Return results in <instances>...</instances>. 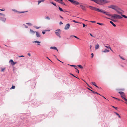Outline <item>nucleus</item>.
<instances>
[{
	"label": "nucleus",
	"instance_id": "1",
	"mask_svg": "<svg viewBox=\"0 0 127 127\" xmlns=\"http://www.w3.org/2000/svg\"><path fill=\"white\" fill-rule=\"evenodd\" d=\"M89 7H90L91 8L90 9L92 10L102 13L107 16H110L111 18L112 19L114 18V19H118L122 18V17L118 15L114 14L112 15L111 14L108 13L107 12H106V11H104L103 9H100L99 8L91 6H90Z\"/></svg>",
	"mask_w": 127,
	"mask_h": 127
},
{
	"label": "nucleus",
	"instance_id": "2",
	"mask_svg": "<svg viewBox=\"0 0 127 127\" xmlns=\"http://www.w3.org/2000/svg\"><path fill=\"white\" fill-rule=\"evenodd\" d=\"M108 7L109 8H112L115 10L119 14H121L122 13L119 11L118 10L121 11H123L118 6L116 5H115L112 4L108 6Z\"/></svg>",
	"mask_w": 127,
	"mask_h": 127
},
{
	"label": "nucleus",
	"instance_id": "3",
	"mask_svg": "<svg viewBox=\"0 0 127 127\" xmlns=\"http://www.w3.org/2000/svg\"><path fill=\"white\" fill-rule=\"evenodd\" d=\"M100 5H103L109 2V1L106 0H94V1Z\"/></svg>",
	"mask_w": 127,
	"mask_h": 127
},
{
	"label": "nucleus",
	"instance_id": "4",
	"mask_svg": "<svg viewBox=\"0 0 127 127\" xmlns=\"http://www.w3.org/2000/svg\"><path fill=\"white\" fill-rule=\"evenodd\" d=\"M70 26V25L69 24H67L65 26L64 28V29L65 30H67L69 28Z\"/></svg>",
	"mask_w": 127,
	"mask_h": 127
},
{
	"label": "nucleus",
	"instance_id": "5",
	"mask_svg": "<svg viewBox=\"0 0 127 127\" xmlns=\"http://www.w3.org/2000/svg\"><path fill=\"white\" fill-rule=\"evenodd\" d=\"M6 19V18L4 17H0V20L1 21L4 22H5Z\"/></svg>",
	"mask_w": 127,
	"mask_h": 127
},
{
	"label": "nucleus",
	"instance_id": "6",
	"mask_svg": "<svg viewBox=\"0 0 127 127\" xmlns=\"http://www.w3.org/2000/svg\"><path fill=\"white\" fill-rule=\"evenodd\" d=\"M9 62L11 64L13 65H14L16 63V62H14L12 60H10L9 61Z\"/></svg>",
	"mask_w": 127,
	"mask_h": 127
},
{
	"label": "nucleus",
	"instance_id": "7",
	"mask_svg": "<svg viewBox=\"0 0 127 127\" xmlns=\"http://www.w3.org/2000/svg\"><path fill=\"white\" fill-rule=\"evenodd\" d=\"M80 7L82 10L84 11L86 10V8L85 6H83L82 5H80Z\"/></svg>",
	"mask_w": 127,
	"mask_h": 127
},
{
	"label": "nucleus",
	"instance_id": "8",
	"mask_svg": "<svg viewBox=\"0 0 127 127\" xmlns=\"http://www.w3.org/2000/svg\"><path fill=\"white\" fill-rule=\"evenodd\" d=\"M118 93L121 95V96H125V93L123 92H118Z\"/></svg>",
	"mask_w": 127,
	"mask_h": 127
},
{
	"label": "nucleus",
	"instance_id": "9",
	"mask_svg": "<svg viewBox=\"0 0 127 127\" xmlns=\"http://www.w3.org/2000/svg\"><path fill=\"white\" fill-rule=\"evenodd\" d=\"M36 32V31H34L31 29H30V33L33 34H34Z\"/></svg>",
	"mask_w": 127,
	"mask_h": 127
},
{
	"label": "nucleus",
	"instance_id": "10",
	"mask_svg": "<svg viewBox=\"0 0 127 127\" xmlns=\"http://www.w3.org/2000/svg\"><path fill=\"white\" fill-rule=\"evenodd\" d=\"M55 33L56 34L57 36H58L59 38H61V35H60V34L59 33V32H55Z\"/></svg>",
	"mask_w": 127,
	"mask_h": 127
},
{
	"label": "nucleus",
	"instance_id": "11",
	"mask_svg": "<svg viewBox=\"0 0 127 127\" xmlns=\"http://www.w3.org/2000/svg\"><path fill=\"white\" fill-rule=\"evenodd\" d=\"M50 49H53L56 50L57 51H58V50L57 47H51L50 48Z\"/></svg>",
	"mask_w": 127,
	"mask_h": 127
},
{
	"label": "nucleus",
	"instance_id": "12",
	"mask_svg": "<svg viewBox=\"0 0 127 127\" xmlns=\"http://www.w3.org/2000/svg\"><path fill=\"white\" fill-rule=\"evenodd\" d=\"M35 33H36V36L37 37H39L40 36V34L37 32H36Z\"/></svg>",
	"mask_w": 127,
	"mask_h": 127
},
{
	"label": "nucleus",
	"instance_id": "13",
	"mask_svg": "<svg viewBox=\"0 0 127 127\" xmlns=\"http://www.w3.org/2000/svg\"><path fill=\"white\" fill-rule=\"evenodd\" d=\"M99 47V46L98 44L96 45L95 47V49H98Z\"/></svg>",
	"mask_w": 127,
	"mask_h": 127
},
{
	"label": "nucleus",
	"instance_id": "14",
	"mask_svg": "<svg viewBox=\"0 0 127 127\" xmlns=\"http://www.w3.org/2000/svg\"><path fill=\"white\" fill-rule=\"evenodd\" d=\"M92 84L94 85V86H95L97 88H99V87H98V86H97L95 84V82H92Z\"/></svg>",
	"mask_w": 127,
	"mask_h": 127
},
{
	"label": "nucleus",
	"instance_id": "15",
	"mask_svg": "<svg viewBox=\"0 0 127 127\" xmlns=\"http://www.w3.org/2000/svg\"><path fill=\"white\" fill-rule=\"evenodd\" d=\"M91 92L93 94H97L98 95H99L101 96H102L100 94H99V93H97L96 92H94V91H91Z\"/></svg>",
	"mask_w": 127,
	"mask_h": 127
},
{
	"label": "nucleus",
	"instance_id": "16",
	"mask_svg": "<svg viewBox=\"0 0 127 127\" xmlns=\"http://www.w3.org/2000/svg\"><path fill=\"white\" fill-rule=\"evenodd\" d=\"M110 23H111L112 24V25L114 27H115L116 26V25L115 24H114V23L112 21H110Z\"/></svg>",
	"mask_w": 127,
	"mask_h": 127
},
{
	"label": "nucleus",
	"instance_id": "17",
	"mask_svg": "<svg viewBox=\"0 0 127 127\" xmlns=\"http://www.w3.org/2000/svg\"><path fill=\"white\" fill-rule=\"evenodd\" d=\"M102 51V52H103L104 53H106V52H109V51L108 50H107V49H105L104 51Z\"/></svg>",
	"mask_w": 127,
	"mask_h": 127
},
{
	"label": "nucleus",
	"instance_id": "18",
	"mask_svg": "<svg viewBox=\"0 0 127 127\" xmlns=\"http://www.w3.org/2000/svg\"><path fill=\"white\" fill-rule=\"evenodd\" d=\"M106 18L107 19H110L112 21H113V22H116V20H114V19H111L110 18H107V17H106Z\"/></svg>",
	"mask_w": 127,
	"mask_h": 127
},
{
	"label": "nucleus",
	"instance_id": "19",
	"mask_svg": "<svg viewBox=\"0 0 127 127\" xmlns=\"http://www.w3.org/2000/svg\"><path fill=\"white\" fill-rule=\"evenodd\" d=\"M33 43H41L40 41H33L32 42Z\"/></svg>",
	"mask_w": 127,
	"mask_h": 127
},
{
	"label": "nucleus",
	"instance_id": "20",
	"mask_svg": "<svg viewBox=\"0 0 127 127\" xmlns=\"http://www.w3.org/2000/svg\"><path fill=\"white\" fill-rule=\"evenodd\" d=\"M123 17L126 18H127V16L123 14H121V15Z\"/></svg>",
	"mask_w": 127,
	"mask_h": 127
},
{
	"label": "nucleus",
	"instance_id": "21",
	"mask_svg": "<svg viewBox=\"0 0 127 127\" xmlns=\"http://www.w3.org/2000/svg\"><path fill=\"white\" fill-rule=\"evenodd\" d=\"M77 66L81 69H82L83 68V66L81 65H77Z\"/></svg>",
	"mask_w": 127,
	"mask_h": 127
},
{
	"label": "nucleus",
	"instance_id": "22",
	"mask_svg": "<svg viewBox=\"0 0 127 127\" xmlns=\"http://www.w3.org/2000/svg\"><path fill=\"white\" fill-rule=\"evenodd\" d=\"M59 9L61 11L63 12H64V11L61 8L59 7Z\"/></svg>",
	"mask_w": 127,
	"mask_h": 127
},
{
	"label": "nucleus",
	"instance_id": "23",
	"mask_svg": "<svg viewBox=\"0 0 127 127\" xmlns=\"http://www.w3.org/2000/svg\"><path fill=\"white\" fill-rule=\"evenodd\" d=\"M33 27L37 29H39L41 28V27H37L36 26H33Z\"/></svg>",
	"mask_w": 127,
	"mask_h": 127
},
{
	"label": "nucleus",
	"instance_id": "24",
	"mask_svg": "<svg viewBox=\"0 0 127 127\" xmlns=\"http://www.w3.org/2000/svg\"><path fill=\"white\" fill-rule=\"evenodd\" d=\"M97 24L98 25H99L101 26H102L104 25V24L102 23H99L98 22L97 23Z\"/></svg>",
	"mask_w": 127,
	"mask_h": 127
},
{
	"label": "nucleus",
	"instance_id": "25",
	"mask_svg": "<svg viewBox=\"0 0 127 127\" xmlns=\"http://www.w3.org/2000/svg\"><path fill=\"white\" fill-rule=\"evenodd\" d=\"M115 113L117 115V116H118L119 117V118H121L120 116L119 115V114L118 113H117L116 112H115Z\"/></svg>",
	"mask_w": 127,
	"mask_h": 127
},
{
	"label": "nucleus",
	"instance_id": "26",
	"mask_svg": "<svg viewBox=\"0 0 127 127\" xmlns=\"http://www.w3.org/2000/svg\"><path fill=\"white\" fill-rule=\"evenodd\" d=\"M56 32H61V30L59 29H58L57 30H56Z\"/></svg>",
	"mask_w": 127,
	"mask_h": 127
},
{
	"label": "nucleus",
	"instance_id": "27",
	"mask_svg": "<svg viewBox=\"0 0 127 127\" xmlns=\"http://www.w3.org/2000/svg\"><path fill=\"white\" fill-rule=\"evenodd\" d=\"M28 11H21V12L19 11V12H18V13H25V12H27Z\"/></svg>",
	"mask_w": 127,
	"mask_h": 127
},
{
	"label": "nucleus",
	"instance_id": "28",
	"mask_svg": "<svg viewBox=\"0 0 127 127\" xmlns=\"http://www.w3.org/2000/svg\"><path fill=\"white\" fill-rule=\"evenodd\" d=\"M58 2H59L60 3H61V4H64V5H65V3L64 2H62V1L61 2L59 1Z\"/></svg>",
	"mask_w": 127,
	"mask_h": 127
},
{
	"label": "nucleus",
	"instance_id": "29",
	"mask_svg": "<svg viewBox=\"0 0 127 127\" xmlns=\"http://www.w3.org/2000/svg\"><path fill=\"white\" fill-rule=\"evenodd\" d=\"M0 15L2 16L3 17H4L5 16V15L4 14L0 13Z\"/></svg>",
	"mask_w": 127,
	"mask_h": 127
},
{
	"label": "nucleus",
	"instance_id": "30",
	"mask_svg": "<svg viewBox=\"0 0 127 127\" xmlns=\"http://www.w3.org/2000/svg\"><path fill=\"white\" fill-rule=\"evenodd\" d=\"M45 19L48 20H49L50 19V18L49 16H47L45 18Z\"/></svg>",
	"mask_w": 127,
	"mask_h": 127
},
{
	"label": "nucleus",
	"instance_id": "31",
	"mask_svg": "<svg viewBox=\"0 0 127 127\" xmlns=\"http://www.w3.org/2000/svg\"><path fill=\"white\" fill-rule=\"evenodd\" d=\"M15 88V86H13L12 87L11 89H14Z\"/></svg>",
	"mask_w": 127,
	"mask_h": 127
},
{
	"label": "nucleus",
	"instance_id": "32",
	"mask_svg": "<svg viewBox=\"0 0 127 127\" xmlns=\"http://www.w3.org/2000/svg\"><path fill=\"white\" fill-rule=\"evenodd\" d=\"M51 4H53V5H54L55 6H56V4L55 3H54L53 2H51Z\"/></svg>",
	"mask_w": 127,
	"mask_h": 127
},
{
	"label": "nucleus",
	"instance_id": "33",
	"mask_svg": "<svg viewBox=\"0 0 127 127\" xmlns=\"http://www.w3.org/2000/svg\"><path fill=\"white\" fill-rule=\"evenodd\" d=\"M26 24H28V25H30V26L32 25V24L31 23H26Z\"/></svg>",
	"mask_w": 127,
	"mask_h": 127
},
{
	"label": "nucleus",
	"instance_id": "34",
	"mask_svg": "<svg viewBox=\"0 0 127 127\" xmlns=\"http://www.w3.org/2000/svg\"><path fill=\"white\" fill-rule=\"evenodd\" d=\"M0 10L2 11H4L5 10V9L4 8H2V9H0Z\"/></svg>",
	"mask_w": 127,
	"mask_h": 127
},
{
	"label": "nucleus",
	"instance_id": "35",
	"mask_svg": "<svg viewBox=\"0 0 127 127\" xmlns=\"http://www.w3.org/2000/svg\"><path fill=\"white\" fill-rule=\"evenodd\" d=\"M105 46V47H106L107 48H108L109 47V48L110 49V50L111 51H112L111 49V47H108L107 46Z\"/></svg>",
	"mask_w": 127,
	"mask_h": 127
},
{
	"label": "nucleus",
	"instance_id": "36",
	"mask_svg": "<svg viewBox=\"0 0 127 127\" xmlns=\"http://www.w3.org/2000/svg\"><path fill=\"white\" fill-rule=\"evenodd\" d=\"M12 10V11H14L17 12L18 13V12H19L18 11H17V10H16L15 9H13Z\"/></svg>",
	"mask_w": 127,
	"mask_h": 127
},
{
	"label": "nucleus",
	"instance_id": "37",
	"mask_svg": "<svg viewBox=\"0 0 127 127\" xmlns=\"http://www.w3.org/2000/svg\"><path fill=\"white\" fill-rule=\"evenodd\" d=\"M23 25V26H25V27L26 28H28V26H26V25H25V24H24Z\"/></svg>",
	"mask_w": 127,
	"mask_h": 127
},
{
	"label": "nucleus",
	"instance_id": "38",
	"mask_svg": "<svg viewBox=\"0 0 127 127\" xmlns=\"http://www.w3.org/2000/svg\"><path fill=\"white\" fill-rule=\"evenodd\" d=\"M119 57H120V58L122 59L123 60H125V59L123 58H122V57L120 55H119Z\"/></svg>",
	"mask_w": 127,
	"mask_h": 127
},
{
	"label": "nucleus",
	"instance_id": "39",
	"mask_svg": "<svg viewBox=\"0 0 127 127\" xmlns=\"http://www.w3.org/2000/svg\"><path fill=\"white\" fill-rule=\"evenodd\" d=\"M75 38H77L78 39H80L79 38H78L76 36H75V35H74L73 36Z\"/></svg>",
	"mask_w": 127,
	"mask_h": 127
},
{
	"label": "nucleus",
	"instance_id": "40",
	"mask_svg": "<svg viewBox=\"0 0 127 127\" xmlns=\"http://www.w3.org/2000/svg\"><path fill=\"white\" fill-rule=\"evenodd\" d=\"M71 75H72V76H73L76 78H78L77 77L75 76L73 74H72V73H70V74Z\"/></svg>",
	"mask_w": 127,
	"mask_h": 127
},
{
	"label": "nucleus",
	"instance_id": "41",
	"mask_svg": "<svg viewBox=\"0 0 127 127\" xmlns=\"http://www.w3.org/2000/svg\"><path fill=\"white\" fill-rule=\"evenodd\" d=\"M70 65L72 66L77 67V66L76 65Z\"/></svg>",
	"mask_w": 127,
	"mask_h": 127
},
{
	"label": "nucleus",
	"instance_id": "42",
	"mask_svg": "<svg viewBox=\"0 0 127 127\" xmlns=\"http://www.w3.org/2000/svg\"><path fill=\"white\" fill-rule=\"evenodd\" d=\"M91 55H92V56H91V58H93V57H94V54H93V53H92L91 54Z\"/></svg>",
	"mask_w": 127,
	"mask_h": 127
},
{
	"label": "nucleus",
	"instance_id": "43",
	"mask_svg": "<svg viewBox=\"0 0 127 127\" xmlns=\"http://www.w3.org/2000/svg\"><path fill=\"white\" fill-rule=\"evenodd\" d=\"M112 107L114 108H115L116 110H117L118 109L117 107H115L114 106H112Z\"/></svg>",
	"mask_w": 127,
	"mask_h": 127
},
{
	"label": "nucleus",
	"instance_id": "44",
	"mask_svg": "<svg viewBox=\"0 0 127 127\" xmlns=\"http://www.w3.org/2000/svg\"><path fill=\"white\" fill-rule=\"evenodd\" d=\"M90 22L91 23H96V21H90Z\"/></svg>",
	"mask_w": 127,
	"mask_h": 127
},
{
	"label": "nucleus",
	"instance_id": "45",
	"mask_svg": "<svg viewBox=\"0 0 127 127\" xmlns=\"http://www.w3.org/2000/svg\"><path fill=\"white\" fill-rule=\"evenodd\" d=\"M112 97L113 98H115V99H118V100H120L119 99H118V98H116V97H112Z\"/></svg>",
	"mask_w": 127,
	"mask_h": 127
},
{
	"label": "nucleus",
	"instance_id": "46",
	"mask_svg": "<svg viewBox=\"0 0 127 127\" xmlns=\"http://www.w3.org/2000/svg\"><path fill=\"white\" fill-rule=\"evenodd\" d=\"M123 96H121V97L123 99H124L125 98Z\"/></svg>",
	"mask_w": 127,
	"mask_h": 127
},
{
	"label": "nucleus",
	"instance_id": "47",
	"mask_svg": "<svg viewBox=\"0 0 127 127\" xmlns=\"http://www.w3.org/2000/svg\"><path fill=\"white\" fill-rule=\"evenodd\" d=\"M83 27H85V26H87L86 25H85L84 24H83Z\"/></svg>",
	"mask_w": 127,
	"mask_h": 127
},
{
	"label": "nucleus",
	"instance_id": "48",
	"mask_svg": "<svg viewBox=\"0 0 127 127\" xmlns=\"http://www.w3.org/2000/svg\"><path fill=\"white\" fill-rule=\"evenodd\" d=\"M59 24L60 25H62L63 24V23L62 22H60V23Z\"/></svg>",
	"mask_w": 127,
	"mask_h": 127
},
{
	"label": "nucleus",
	"instance_id": "49",
	"mask_svg": "<svg viewBox=\"0 0 127 127\" xmlns=\"http://www.w3.org/2000/svg\"><path fill=\"white\" fill-rule=\"evenodd\" d=\"M5 69V68H3L1 69V71L3 72L4 70Z\"/></svg>",
	"mask_w": 127,
	"mask_h": 127
},
{
	"label": "nucleus",
	"instance_id": "50",
	"mask_svg": "<svg viewBox=\"0 0 127 127\" xmlns=\"http://www.w3.org/2000/svg\"><path fill=\"white\" fill-rule=\"evenodd\" d=\"M18 57H24V56L23 55H21V56H19Z\"/></svg>",
	"mask_w": 127,
	"mask_h": 127
},
{
	"label": "nucleus",
	"instance_id": "51",
	"mask_svg": "<svg viewBox=\"0 0 127 127\" xmlns=\"http://www.w3.org/2000/svg\"><path fill=\"white\" fill-rule=\"evenodd\" d=\"M76 23L79 24H83L82 23V22H78L77 21L76 22Z\"/></svg>",
	"mask_w": 127,
	"mask_h": 127
},
{
	"label": "nucleus",
	"instance_id": "52",
	"mask_svg": "<svg viewBox=\"0 0 127 127\" xmlns=\"http://www.w3.org/2000/svg\"><path fill=\"white\" fill-rule=\"evenodd\" d=\"M41 2V1L40 0H39L38 1V5Z\"/></svg>",
	"mask_w": 127,
	"mask_h": 127
},
{
	"label": "nucleus",
	"instance_id": "53",
	"mask_svg": "<svg viewBox=\"0 0 127 127\" xmlns=\"http://www.w3.org/2000/svg\"><path fill=\"white\" fill-rule=\"evenodd\" d=\"M46 58H47L48 60H50V61H51L52 62V61H51V60H50V59L48 57H46Z\"/></svg>",
	"mask_w": 127,
	"mask_h": 127
},
{
	"label": "nucleus",
	"instance_id": "54",
	"mask_svg": "<svg viewBox=\"0 0 127 127\" xmlns=\"http://www.w3.org/2000/svg\"><path fill=\"white\" fill-rule=\"evenodd\" d=\"M76 70H77L76 71V72L79 73V70L77 69Z\"/></svg>",
	"mask_w": 127,
	"mask_h": 127
},
{
	"label": "nucleus",
	"instance_id": "55",
	"mask_svg": "<svg viewBox=\"0 0 127 127\" xmlns=\"http://www.w3.org/2000/svg\"><path fill=\"white\" fill-rule=\"evenodd\" d=\"M90 35L91 36L93 37H94V36H93V35H92V34H91V33H90Z\"/></svg>",
	"mask_w": 127,
	"mask_h": 127
},
{
	"label": "nucleus",
	"instance_id": "56",
	"mask_svg": "<svg viewBox=\"0 0 127 127\" xmlns=\"http://www.w3.org/2000/svg\"><path fill=\"white\" fill-rule=\"evenodd\" d=\"M73 36V35H71L70 36V37L71 38H72L74 37Z\"/></svg>",
	"mask_w": 127,
	"mask_h": 127
},
{
	"label": "nucleus",
	"instance_id": "57",
	"mask_svg": "<svg viewBox=\"0 0 127 127\" xmlns=\"http://www.w3.org/2000/svg\"><path fill=\"white\" fill-rule=\"evenodd\" d=\"M28 55L29 56H31V54L30 53H28Z\"/></svg>",
	"mask_w": 127,
	"mask_h": 127
},
{
	"label": "nucleus",
	"instance_id": "58",
	"mask_svg": "<svg viewBox=\"0 0 127 127\" xmlns=\"http://www.w3.org/2000/svg\"><path fill=\"white\" fill-rule=\"evenodd\" d=\"M73 22L74 23H76V21L74 20H73Z\"/></svg>",
	"mask_w": 127,
	"mask_h": 127
},
{
	"label": "nucleus",
	"instance_id": "59",
	"mask_svg": "<svg viewBox=\"0 0 127 127\" xmlns=\"http://www.w3.org/2000/svg\"><path fill=\"white\" fill-rule=\"evenodd\" d=\"M42 34H45V32L42 31Z\"/></svg>",
	"mask_w": 127,
	"mask_h": 127
},
{
	"label": "nucleus",
	"instance_id": "60",
	"mask_svg": "<svg viewBox=\"0 0 127 127\" xmlns=\"http://www.w3.org/2000/svg\"><path fill=\"white\" fill-rule=\"evenodd\" d=\"M41 1V2H43L45 1V0H40Z\"/></svg>",
	"mask_w": 127,
	"mask_h": 127
},
{
	"label": "nucleus",
	"instance_id": "61",
	"mask_svg": "<svg viewBox=\"0 0 127 127\" xmlns=\"http://www.w3.org/2000/svg\"><path fill=\"white\" fill-rule=\"evenodd\" d=\"M124 100L126 101L127 102V99L126 98Z\"/></svg>",
	"mask_w": 127,
	"mask_h": 127
},
{
	"label": "nucleus",
	"instance_id": "62",
	"mask_svg": "<svg viewBox=\"0 0 127 127\" xmlns=\"http://www.w3.org/2000/svg\"><path fill=\"white\" fill-rule=\"evenodd\" d=\"M87 89H88L89 90L91 91H93L92 90H91V89H90V88H87Z\"/></svg>",
	"mask_w": 127,
	"mask_h": 127
},
{
	"label": "nucleus",
	"instance_id": "63",
	"mask_svg": "<svg viewBox=\"0 0 127 127\" xmlns=\"http://www.w3.org/2000/svg\"><path fill=\"white\" fill-rule=\"evenodd\" d=\"M50 30H47L45 31H48L49 32L50 31Z\"/></svg>",
	"mask_w": 127,
	"mask_h": 127
},
{
	"label": "nucleus",
	"instance_id": "64",
	"mask_svg": "<svg viewBox=\"0 0 127 127\" xmlns=\"http://www.w3.org/2000/svg\"><path fill=\"white\" fill-rule=\"evenodd\" d=\"M60 18H62V19H63V18L61 15H60Z\"/></svg>",
	"mask_w": 127,
	"mask_h": 127
}]
</instances>
